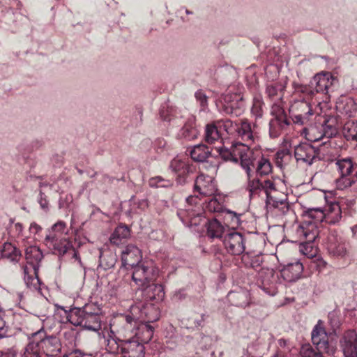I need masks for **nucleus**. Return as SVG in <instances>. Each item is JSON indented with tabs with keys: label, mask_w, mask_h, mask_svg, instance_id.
Instances as JSON below:
<instances>
[{
	"label": "nucleus",
	"mask_w": 357,
	"mask_h": 357,
	"mask_svg": "<svg viewBox=\"0 0 357 357\" xmlns=\"http://www.w3.org/2000/svg\"><path fill=\"white\" fill-rule=\"evenodd\" d=\"M1 257L12 261H17L20 257L19 251L10 243H5L1 250Z\"/></svg>",
	"instance_id": "c03bdc74"
},
{
	"label": "nucleus",
	"mask_w": 357,
	"mask_h": 357,
	"mask_svg": "<svg viewBox=\"0 0 357 357\" xmlns=\"http://www.w3.org/2000/svg\"><path fill=\"white\" fill-rule=\"evenodd\" d=\"M337 132V120L334 116L326 117L322 123L311 125L305 128L303 131L305 138L313 142L331 139Z\"/></svg>",
	"instance_id": "423d86ee"
},
{
	"label": "nucleus",
	"mask_w": 357,
	"mask_h": 357,
	"mask_svg": "<svg viewBox=\"0 0 357 357\" xmlns=\"http://www.w3.org/2000/svg\"><path fill=\"white\" fill-rule=\"evenodd\" d=\"M66 228L64 222L59 221L52 226V231L57 233H63Z\"/></svg>",
	"instance_id": "680f3d73"
},
{
	"label": "nucleus",
	"mask_w": 357,
	"mask_h": 357,
	"mask_svg": "<svg viewBox=\"0 0 357 357\" xmlns=\"http://www.w3.org/2000/svg\"><path fill=\"white\" fill-rule=\"evenodd\" d=\"M344 357H357V333L347 331L340 342Z\"/></svg>",
	"instance_id": "b1692460"
},
{
	"label": "nucleus",
	"mask_w": 357,
	"mask_h": 357,
	"mask_svg": "<svg viewBox=\"0 0 357 357\" xmlns=\"http://www.w3.org/2000/svg\"><path fill=\"white\" fill-rule=\"evenodd\" d=\"M294 156L298 162L310 165L317 158L315 149L307 144H302L296 146Z\"/></svg>",
	"instance_id": "a878e982"
},
{
	"label": "nucleus",
	"mask_w": 357,
	"mask_h": 357,
	"mask_svg": "<svg viewBox=\"0 0 357 357\" xmlns=\"http://www.w3.org/2000/svg\"><path fill=\"white\" fill-rule=\"evenodd\" d=\"M328 252L335 257H343L347 254V248L344 240L334 234L328 237L327 245Z\"/></svg>",
	"instance_id": "c85d7f7f"
},
{
	"label": "nucleus",
	"mask_w": 357,
	"mask_h": 357,
	"mask_svg": "<svg viewBox=\"0 0 357 357\" xmlns=\"http://www.w3.org/2000/svg\"><path fill=\"white\" fill-rule=\"evenodd\" d=\"M135 205H137V208L141 211H144L148 207V202L146 199H142L138 201L137 203H135Z\"/></svg>",
	"instance_id": "774afa93"
},
{
	"label": "nucleus",
	"mask_w": 357,
	"mask_h": 357,
	"mask_svg": "<svg viewBox=\"0 0 357 357\" xmlns=\"http://www.w3.org/2000/svg\"><path fill=\"white\" fill-rule=\"evenodd\" d=\"M243 169H245L247 174V190H248L250 197L257 195L261 190L264 191L266 194V196L267 197V191L266 190V184L267 182L272 183L274 185V188L278 185H282V181L278 178L265 179L264 181H260L258 178L254 177V174L251 172V170L249 169L245 160H243Z\"/></svg>",
	"instance_id": "ddd939ff"
},
{
	"label": "nucleus",
	"mask_w": 357,
	"mask_h": 357,
	"mask_svg": "<svg viewBox=\"0 0 357 357\" xmlns=\"http://www.w3.org/2000/svg\"><path fill=\"white\" fill-rule=\"evenodd\" d=\"M267 198L266 201L268 211H272L277 215H283L289 210L287 195L282 192L279 185L274 188L272 183L266 184Z\"/></svg>",
	"instance_id": "6e6552de"
},
{
	"label": "nucleus",
	"mask_w": 357,
	"mask_h": 357,
	"mask_svg": "<svg viewBox=\"0 0 357 357\" xmlns=\"http://www.w3.org/2000/svg\"><path fill=\"white\" fill-rule=\"evenodd\" d=\"M223 100L225 103V112L237 116V109H239L243 105L242 95L238 93H231L229 91L224 96Z\"/></svg>",
	"instance_id": "c756f323"
},
{
	"label": "nucleus",
	"mask_w": 357,
	"mask_h": 357,
	"mask_svg": "<svg viewBox=\"0 0 357 357\" xmlns=\"http://www.w3.org/2000/svg\"><path fill=\"white\" fill-rule=\"evenodd\" d=\"M142 259V255L140 250L134 245H128L122 251L121 253V261L122 265L126 267H132L135 268L142 265L144 261L138 264ZM148 261H145L147 262Z\"/></svg>",
	"instance_id": "4be33fe9"
},
{
	"label": "nucleus",
	"mask_w": 357,
	"mask_h": 357,
	"mask_svg": "<svg viewBox=\"0 0 357 357\" xmlns=\"http://www.w3.org/2000/svg\"><path fill=\"white\" fill-rule=\"evenodd\" d=\"M47 246L52 249L56 255H63L68 252H73V257L81 264L77 252L73 248L71 243L65 238H59L56 234L47 235L45 239Z\"/></svg>",
	"instance_id": "4468645a"
},
{
	"label": "nucleus",
	"mask_w": 357,
	"mask_h": 357,
	"mask_svg": "<svg viewBox=\"0 0 357 357\" xmlns=\"http://www.w3.org/2000/svg\"><path fill=\"white\" fill-rule=\"evenodd\" d=\"M338 149L336 147V143L328 139L322 142L318 149L317 158L319 160L327 161H333L336 159L338 155Z\"/></svg>",
	"instance_id": "cd10ccee"
},
{
	"label": "nucleus",
	"mask_w": 357,
	"mask_h": 357,
	"mask_svg": "<svg viewBox=\"0 0 357 357\" xmlns=\"http://www.w3.org/2000/svg\"><path fill=\"white\" fill-rule=\"evenodd\" d=\"M79 311H70L67 314L68 321L74 326H79L82 328L99 333L103 330L101 325V316L100 315H82Z\"/></svg>",
	"instance_id": "9b49d317"
},
{
	"label": "nucleus",
	"mask_w": 357,
	"mask_h": 357,
	"mask_svg": "<svg viewBox=\"0 0 357 357\" xmlns=\"http://www.w3.org/2000/svg\"><path fill=\"white\" fill-rule=\"evenodd\" d=\"M343 133L347 140L357 142V121L350 120L345 123Z\"/></svg>",
	"instance_id": "a18cd8bd"
},
{
	"label": "nucleus",
	"mask_w": 357,
	"mask_h": 357,
	"mask_svg": "<svg viewBox=\"0 0 357 357\" xmlns=\"http://www.w3.org/2000/svg\"><path fill=\"white\" fill-rule=\"evenodd\" d=\"M204 139L208 144H213L220 139L219 131L215 124H208L206 126Z\"/></svg>",
	"instance_id": "de8ad7c7"
},
{
	"label": "nucleus",
	"mask_w": 357,
	"mask_h": 357,
	"mask_svg": "<svg viewBox=\"0 0 357 357\" xmlns=\"http://www.w3.org/2000/svg\"><path fill=\"white\" fill-rule=\"evenodd\" d=\"M219 126L222 128L229 135H235L238 126V121L233 122L230 119H225L218 122Z\"/></svg>",
	"instance_id": "864d4df0"
},
{
	"label": "nucleus",
	"mask_w": 357,
	"mask_h": 357,
	"mask_svg": "<svg viewBox=\"0 0 357 357\" xmlns=\"http://www.w3.org/2000/svg\"><path fill=\"white\" fill-rule=\"evenodd\" d=\"M273 357H284L281 353H277ZM296 357H324L319 353H316L310 344L302 346L299 356Z\"/></svg>",
	"instance_id": "8fccbe9b"
},
{
	"label": "nucleus",
	"mask_w": 357,
	"mask_h": 357,
	"mask_svg": "<svg viewBox=\"0 0 357 357\" xmlns=\"http://www.w3.org/2000/svg\"><path fill=\"white\" fill-rule=\"evenodd\" d=\"M148 321H155L159 319L157 309L153 305H135L130 307L128 314H121L115 318L109 326H104L99 333L100 344L109 354L119 353V342L132 338L137 321L143 319V314Z\"/></svg>",
	"instance_id": "f257e3e1"
},
{
	"label": "nucleus",
	"mask_w": 357,
	"mask_h": 357,
	"mask_svg": "<svg viewBox=\"0 0 357 357\" xmlns=\"http://www.w3.org/2000/svg\"><path fill=\"white\" fill-rule=\"evenodd\" d=\"M228 296L230 300H232L234 298L241 299V298H245L247 297V294L244 292H240V293L229 292L228 294Z\"/></svg>",
	"instance_id": "e2e57ef3"
},
{
	"label": "nucleus",
	"mask_w": 357,
	"mask_h": 357,
	"mask_svg": "<svg viewBox=\"0 0 357 357\" xmlns=\"http://www.w3.org/2000/svg\"><path fill=\"white\" fill-rule=\"evenodd\" d=\"M119 344V351H121L122 357H144V346L133 337L121 340Z\"/></svg>",
	"instance_id": "6ab92c4d"
},
{
	"label": "nucleus",
	"mask_w": 357,
	"mask_h": 357,
	"mask_svg": "<svg viewBox=\"0 0 357 357\" xmlns=\"http://www.w3.org/2000/svg\"><path fill=\"white\" fill-rule=\"evenodd\" d=\"M285 85L282 82L271 83L267 84L266 88V94L267 96L275 102L282 107V98L283 96Z\"/></svg>",
	"instance_id": "2f4dec72"
},
{
	"label": "nucleus",
	"mask_w": 357,
	"mask_h": 357,
	"mask_svg": "<svg viewBox=\"0 0 357 357\" xmlns=\"http://www.w3.org/2000/svg\"><path fill=\"white\" fill-rule=\"evenodd\" d=\"M291 154L285 150L279 151L275 154V164L280 167L282 168L284 166L287 165L291 160Z\"/></svg>",
	"instance_id": "603ef678"
},
{
	"label": "nucleus",
	"mask_w": 357,
	"mask_h": 357,
	"mask_svg": "<svg viewBox=\"0 0 357 357\" xmlns=\"http://www.w3.org/2000/svg\"><path fill=\"white\" fill-rule=\"evenodd\" d=\"M223 244L229 253L239 255L245 251V237L241 233L231 231L224 236Z\"/></svg>",
	"instance_id": "a211bd4d"
},
{
	"label": "nucleus",
	"mask_w": 357,
	"mask_h": 357,
	"mask_svg": "<svg viewBox=\"0 0 357 357\" xmlns=\"http://www.w3.org/2000/svg\"><path fill=\"white\" fill-rule=\"evenodd\" d=\"M300 252L309 259L317 257L318 249L314 245V241H305L299 245Z\"/></svg>",
	"instance_id": "37998d69"
},
{
	"label": "nucleus",
	"mask_w": 357,
	"mask_h": 357,
	"mask_svg": "<svg viewBox=\"0 0 357 357\" xmlns=\"http://www.w3.org/2000/svg\"><path fill=\"white\" fill-rule=\"evenodd\" d=\"M28 266L24 268V282L29 289L37 290L40 287V282L37 276V273L36 274L33 273L34 276L30 275L28 273Z\"/></svg>",
	"instance_id": "3c124183"
},
{
	"label": "nucleus",
	"mask_w": 357,
	"mask_h": 357,
	"mask_svg": "<svg viewBox=\"0 0 357 357\" xmlns=\"http://www.w3.org/2000/svg\"><path fill=\"white\" fill-rule=\"evenodd\" d=\"M190 162V159L186 156L183 158L177 157L172 160L170 168L179 177H183L194 170V167Z\"/></svg>",
	"instance_id": "7c9ffc66"
},
{
	"label": "nucleus",
	"mask_w": 357,
	"mask_h": 357,
	"mask_svg": "<svg viewBox=\"0 0 357 357\" xmlns=\"http://www.w3.org/2000/svg\"><path fill=\"white\" fill-rule=\"evenodd\" d=\"M130 236V231L128 226L124 225H119L110 236L111 243L119 245Z\"/></svg>",
	"instance_id": "e433bc0d"
},
{
	"label": "nucleus",
	"mask_w": 357,
	"mask_h": 357,
	"mask_svg": "<svg viewBox=\"0 0 357 357\" xmlns=\"http://www.w3.org/2000/svg\"><path fill=\"white\" fill-rule=\"evenodd\" d=\"M187 205L183 210L177 213L183 222H188L190 227L199 226L202 224L206 226L207 222L202 216L204 213L203 203L197 195H191L186 199Z\"/></svg>",
	"instance_id": "0eeeda50"
},
{
	"label": "nucleus",
	"mask_w": 357,
	"mask_h": 357,
	"mask_svg": "<svg viewBox=\"0 0 357 357\" xmlns=\"http://www.w3.org/2000/svg\"><path fill=\"white\" fill-rule=\"evenodd\" d=\"M73 203V197L71 195L66 194L62 195L60 197L59 201V208L63 209H69L70 208V205Z\"/></svg>",
	"instance_id": "13d9d810"
},
{
	"label": "nucleus",
	"mask_w": 357,
	"mask_h": 357,
	"mask_svg": "<svg viewBox=\"0 0 357 357\" xmlns=\"http://www.w3.org/2000/svg\"><path fill=\"white\" fill-rule=\"evenodd\" d=\"M42 258V252L38 247L29 246L25 249V259L27 264L31 266L35 274L38 271V264Z\"/></svg>",
	"instance_id": "473e14b6"
},
{
	"label": "nucleus",
	"mask_w": 357,
	"mask_h": 357,
	"mask_svg": "<svg viewBox=\"0 0 357 357\" xmlns=\"http://www.w3.org/2000/svg\"><path fill=\"white\" fill-rule=\"evenodd\" d=\"M305 220L297 229V234L305 241H314L319 234L317 223L321 222L315 220Z\"/></svg>",
	"instance_id": "bb28decb"
},
{
	"label": "nucleus",
	"mask_w": 357,
	"mask_h": 357,
	"mask_svg": "<svg viewBox=\"0 0 357 357\" xmlns=\"http://www.w3.org/2000/svg\"><path fill=\"white\" fill-rule=\"evenodd\" d=\"M264 102L260 95L255 96L253 98L251 112L256 119L261 118L263 115Z\"/></svg>",
	"instance_id": "09e8293b"
},
{
	"label": "nucleus",
	"mask_w": 357,
	"mask_h": 357,
	"mask_svg": "<svg viewBox=\"0 0 357 357\" xmlns=\"http://www.w3.org/2000/svg\"><path fill=\"white\" fill-rule=\"evenodd\" d=\"M7 328L6 322L0 317V339L6 336Z\"/></svg>",
	"instance_id": "0e129e2a"
},
{
	"label": "nucleus",
	"mask_w": 357,
	"mask_h": 357,
	"mask_svg": "<svg viewBox=\"0 0 357 357\" xmlns=\"http://www.w3.org/2000/svg\"><path fill=\"white\" fill-rule=\"evenodd\" d=\"M41 227L36 222H32L29 227V231L34 234H38L41 230Z\"/></svg>",
	"instance_id": "338daca9"
},
{
	"label": "nucleus",
	"mask_w": 357,
	"mask_h": 357,
	"mask_svg": "<svg viewBox=\"0 0 357 357\" xmlns=\"http://www.w3.org/2000/svg\"><path fill=\"white\" fill-rule=\"evenodd\" d=\"M242 262L247 267L257 270L263 262L262 256L254 255L252 252H245L242 255Z\"/></svg>",
	"instance_id": "79ce46f5"
},
{
	"label": "nucleus",
	"mask_w": 357,
	"mask_h": 357,
	"mask_svg": "<svg viewBox=\"0 0 357 357\" xmlns=\"http://www.w3.org/2000/svg\"><path fill=\"white\" fill-rule=\"evenodd\" d=\"M158 275V269L152 261L143 263L137 266L132 272V278L135 283L142 290L146 301H162L165 296L163 287L153 282Z\"/></svg>",
	"instance_id": "7ed1b4c3"
},
{
	"label": "nucleus",
	"mask_w": 357,
	"mask_h": 357,
	"mask_svg": "<svg viewBox=\"0 0 357 357\" xmlns=\"http://www.w3.org/2000/svg\"><path fill=\"white\" fill-rule=\"evenodd\" d=\"M204 211H208L209 212L219 213L222 212L224 208L223 206V198L220 195H213V197L210 198L208 201H205V206Z\"/></svg>",
	"instance_id": "a19ab883"
},
{
	"label": "nucleus",
	"mask_w": 357,
	"mask_h": 357,
	"mask_svg": "<svg viewBox=\"0 0 357 357\" xmlns=\"http://www.w3.org/2000/svg\"><path fill=\"white\" fill-rule=\"evenodd\" d=\"M342 206L339 202H331L326 206L324 211L320 208H310L307 211L309 218L317 221H325L328 224H335L342 218Z\"/></svg>",
	"instance_id": "9d476101"
},
{
	"label": "nucleus",
	"mask_w": 357,
	"mask_h": 357,
	"mask_svg": "<svg viewBox=\"0 0 357 357\" xmlns=\"http://www.w3.org/2000/svg\"><path fill=\"white\" fill-rule=\"evenodd\" d=\"M271 114L273 117L269 122V133L272 138H275L289 125V121L282 107L277 104L272 106Z\"/></svg>",
	"instance_id": "f3484780"
},
{
	"label": "nucleus",
	"mask_w": 357,
	"mask_h": 357,
	"mask_svg": "<svg viewBox=\"0 0 357 357\" xmlns=\"http://www.w3.org/2000/svg\"><path fill=\"white\" fill-rule=\"evenodd\" d=\"M340 177L336 179V186L344 190L351 186L357 181V165L351 158H343L335 161Z\"/></svg>",
	"instance_id": "1a4fd4ad"
},
{
	"label": "nucleus",
	"mask_w": 357,
	"mask_h": 357,
	"mask_svg": "<svg viewBox=\"0 0 357 357\" xmlns=\"http://www.w3.org/2000/svg\"><path fill=\"white\" fill-rule=\"evenodd\" d=\"M191 158L197 162H204L211 155V151L204 144L195 146L190 152Z\"/></svg>",
	"instance_id": "ea45409f"
},
{
	"label": "nucleus",
	"mask_w": 357,
	"mask_h": 357,
	"mask_svg": "<svg viewBox=\"0 0 357 357\" xmlns=\"http://www.w3.org/2000/svg\"><path fill=\"white\" fill-rule=\"evenodd\" d=\"M289 112L295 123L304 125L314 115V107L320 104V98L316 97L314 91L307 85L294 82Z\"/></svg>",
	"instance_id": "f03ea898"
},
{
	"label": "nucleus",
	"mask_w": 357,
	"mask_h": 357,
	"mask_svg": "<svg viewBox=\"0 0 357 357\" xmlns=\"http://www.w3.org/2000/svg\"><path fill=\"white\" fill-rule=\"evenodd\" d=\"M41 333H35L33 339L29 342L25 347L24 357H43V352L38 345V339Z\"/></svg>",
	"instance_id": "58836bf2"
},
{
	"label": "nucleus",
	"mask_w": 357,
	"mask_h": 357,
	"mask_svg": "<svg viewBox=\"0 0 357 357\" xmlns=\"http://www.w3.org/2000/svg\"><path fill=\"white\" fill-rule=\"evenodd\" d=\"M150 322L147 321V317L144 313L143 319L137 321L135 327L133 338L142 342L144 346L151 340L153 335V328L147 324Z\"/></svg>",
	"instance_id": "5701e85b"
},
{
	"label": "nucleus",
	"mask_w": 357,
	"mask_h": 357,
	"mask_svg": "<svg viewBox=\"0 0 357 357\" xmlns=\"http://www.w3.org/2000/svg\"><path fill=\"white\" fill-rule=\"evenodd\" d=\"M36 333H41L38 335V345L43 354L47 356H54L61 349V344L59 338L56 336H45L43 331H39Z\"/></svg>",
	"instance_id": "aec40b11"
},
{
	"label": "nucleus",
	"mask_w": 357,
	"mask_h": 357,
	"mask_svg": "<svg viewBox=\"0 0 357 357\" xmlns=\"http://www.w3.org/2000/svg\"><path fill=\"white\" fill-rule=\"evenodd\" d=\"M87 354H82L79 350H74L69 354L65 355L64 357H85Z\"/></svg>",
	"instance_id": "69168bd1"
},
{
	"label": "nucleus",
	"mask_w": 357,
	"mask_h": 357,
	"mask_svg": "<svg viewBox=\"0 0 357 357\" xmlns=\"http://www.w3.org/2000/svg\"><path fill=\"white\" fill-rule=\"evenodd\" d=\"M38 203L43 210L47 211L48 209V201L47 199V197L42 191H40L39 193Z\"/></svg>",
	"instance_id": "052dcab7"
},
{
	"label": "nucleus",
	"mask_w": 357,
	"mask_h": 357,
	"mask_svg": "<svg viewBox=\"0 0 357 357\" xmlns=\"http://www.w3.org/2000/svg\"><path fill=\"white\" fill-rule=\"evenodd\" d=\"M337 82V79L330 73H321L315 75L310 82V87L315 93L316 97L318 95L326 96L331 87Z\"/></svg>",
	"instance_id": "2eb2a0df"
},
{
	"label": "nucleus",
	"mask_w": 357,
	"mask_h": 357,
	"mask_svg": "<svg viewBox=\"0 0 357 357\" xmlns=\"http://www.w3.org/2000/svg\"><path fill=\"white\" fill-rule=\"evenodd\" d=\"M149 183L152 188H165L170 185V182L169 181H165L160 176L151 178L149 180Z\"/></svg>",
	"instance_id": "4d7b16f0"
},
{
	"label": "nucleus",
	"mask_w": 357,
	"mask_h": 357,
	"mask_svg": "<svg viewBox=\"0 0 357 357\" xmlns=\"http://www.w3.org/2000/svg\"><path fill=\"white\" fill-rule=\"evenodd\" d=\"M259 278L261 287L265 293L271 296L277 294V284L282 282L279 273H275L273 269L261 268L259 272Z\"/></svg>",
	"instance_id": "dca6fc26"
},
{
	"label": "nucleus",
	"mask_w": 357,
	"mask_h": 357,
	"mask_svg": "<svg viewBox=\"0 0 357 357\" xmlns=\"http://www.w3.org/2000/svg\"><path fill=\"white\" fill-rule=\"evenodd\" d=\"M15 297L16 302L18 303V305L22 308H26L28 307V298L30 297L29 292H20L17 291L14 295Z\"/></svg>",
	"instance_id": "6e6d98bb"
},
{
	"label": "nucleus",
	"mask_w": 357,
	"mask_h": 357,
	"mask_svg": "<svg viewBox=\"0 0 357 357\" xmlns=\"http://www.w3.org/2000/svg\"><path fill=\"white\" fill-rule=\"evenodd\" d=\"M195 98L199 102L202 109L204 110L207 107V97L202 91H198L195 94Z\"/></svg>",
	"instance_id": "bf43d9fd"
},
{
	"label": "nucleus",
	"mask_w": 357,
	"mask_h": 357,
	"mask_svg": "<svg viewBox=\"0 0 357 357\" xmlns=\"http://www.w3.org/2000/svg\"><path fill=\"white\" fill-rule=\"evenodd\" d=\"M235 136L242 142L234 143L230 149L223 146L215 148V151L225 160H235V157L233 155V150L238 144H242L250 150L257 149L259 137L257 131L256 124L251 123L246 119L238 120V126Z\"/></svg>",
	"instance_id": "20e7f679"
},
{
	"label": "nucleus",
	"mask_w": 357,
	"mask_h": 357,
	"mask_svg": "<svg viewBox=\"0 0 357 357\" xmlns=\"http://www.w3.org/2000/svg\"><path fill=\"white\" fill-rule=\"evenodd\" d=\"M207 236L211 238H222L225 231V227L214 218L208 220L206 224Z\"/></svg>",
	"instance_id": "4c0bfd02"
},
{
	"label": "nucleus",
	"mask_w": 357,
	"mask_h": 357,
	"mask_svg": "<svg viewBox=\"0 0 357 357\" xmlns=\"http://www.w3.org/2000/svg\"><path fill=\"white\" fill-rule=\"evenodd\" d=\"M195 121L196 119L194 116H190L181 130V135L188 140L194 139L199 135Z\"/></svg>",
	"instance_id": "f704fd0d"
},
{
	"label": "nucleus",
	"mask_w": 357,
	"mask_h": 357,
	"mask_svg": "<svg viewBox=\"0 0 357 357\" xmlns=\"http://www.w3.org/2000/svg\"><path fill=\"white\" fill-rule=\"evenodd\" d=\"M70 311H79L82 312V315H102L100 306L95 303H87L82 308H73Z\"/></svg>",
	"instance_id": "49530a36"
},
{
	"label": "nucleus",
	"mask_w": 357,
	"mask_h": 357,
	"mask_svg": "<svg viewBox=\"0 0 357 357\" xmlns=\"http://www.w3.org/2000/svg\"><path fill=\"white\" fill-rule=\"evenodd\" d=\"M337 109L342 114L352 116L357 112V102L352 98L343 97L337 103Z\"/></svg>",
	"instance_id": "72a5a7b5"
},
{
	"label": "nucleus",
	"mask_w": 357,
	"mask_h": 357,
	"mask_svg": "<svg viewBox=\"0 0 357 357\" xmlns=\"http://www.w3.org/2000/svg\"><path fill=\"white\" fill-rule=\"evenodd\" d=\"M312 341L317 346L318 351L314 350L316 353L326 352L328 354H333L335 351V347L328 340L327 333L324 328V322L319 320L312 331Z\"/></svg>",
	"instance_id": "f8f14e48"
},
{
	"label": "nucleus",
	"mask_w": 357,
	"mask_h": 357,
	"mask_svg": "<svg viewBox=\"0 0 357 357\" xmlns=\"http://www.w3.org/2000/svg\"><path fill=\"white\" fill-rule=\"evenodd\" d=\"M233 155L235 157L233 162H240L241 166L243 168L245 160L251 172L256 174L257 176L267 175L272 171L270 161L263 157L259 149L250 150L242 144H238L233 150Z\"/></svg>",
	"instance_id": "39448f33"
},
{
	"label": "nucleus",
	"mask_w": 357,
	"mask_h": 357,
	"mask_svg": "<svg viewBox=\"0 0 357 357\" xmlns=\"http://www.w3.org/2000/svg\"><path fill=\"white\" fill-rule=\"evenodd\" d=\"M303 271V264L300 261H296L284 266L279 272V274L282 281L293 282L301 278Z\"/></svg>",
	"instance_id": "393cba45"
},
{
	"label": "nucleus",
	"mask_w": 357,
	"mask_h": 357,
	"mask_svg": "<svg viewBox=\"0 0 357 357\" xmlns=\"http://www.w3.org/2000/svg\"><path fill=\"white\" fill-rule=\"evenodd\" d=\"M195 190L204 197L215 195L217 188L213 177L203 173L200 174L195 180Z\"/></svg>",
	"instance_id": "412c9836"
},
{
	"label": "nucleus",
	"mask_w": 357,
	"mask_h": 357,
	"mask_svg": "<svg viewBox=\"0 0 357 357\" xmlns=\"http://www.w3.org/2000/svg\"><path fill=\"white\" fill-rule=\"evenodd\" d=\"M22 230L23 227L22 224L12 222L8 228V233L11 238H15L21 236Z\"/></svg>",
	"instance_id": "5fc2aeb1"
},
{
	"label": "nucleus",
	"mask_w": 357,
	"mask_h": 357,
	"mask_svg": "<svg viewBox=\"0 0 357 357\" xmlns=\"http://www.w3.org/2000/svg\"><path fill=\"white\" fill-rule=\"evenodd\" d=\"M116 261L117 257L114 252L109 250H100V268L103 270L110 269L114 266Z\"/></svg>",
	"instance_id": "c9c22d12"
}]
</instances>
